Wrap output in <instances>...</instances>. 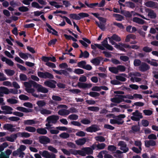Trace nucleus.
<instances>
[{
    "label": "nucleus",
    "mask_w": 158,
    "mask_h": 158,
    "mask_svg": "<svg viewBox=\"0 0 158 158\" xmlns=\"http://www.w3.org/2000/svg\"><path fill=\"white\" fill-rule=\"evenodd\" d=\"M132 114L133 116H131V118L134 121H139L140 119L143 117L142 113L137 110H136L135 112H133Z\"/></svg>",
    "instance_id": "nucleus-2"
},
{
    "label": "nucleus",
    "mask_w": 158,
    "mask_h": 158,
    "mask_svg": "<svg viewBox=\"0 0 158 158\" xmlns=\"http://www.w3.org/2000/svg\"><path fill=\"white\" fill-rule=\"evenodd\" d=\"M143 113L146 115L150 116L152 113V111L149 110H145L143 111Z\"/></svg>",
    "instance_id": "nucleus-63"
},
{
    "label": "nucleus",
    "mask_w": 158,
    "mask_h": 158,
    "mask_svg": "<svg viewBox=\"0 0 158 158\" xmlns=\"http://www.w3.org/2000/svg\"><path fill=\"white\" fill-rule=\"evenodd\" d=\"M0 91H2L3 94H8L10 93L9 89L6 87H0Z\"/></svg>",
    "instance_id": "nucleus-30"
},
{
    "label": "nucleus",
    "mask_w": 158,
    "mask_h": 158,
    "mask_svg": "<svg viewBox=\"0 0 158 158\" xmlns=\"http://www.w3.org/2000/svg\"><path fill=\"white\" fill-rule=\"evenodd\" d=\"M77 85L79 88L85 89V88H89L92 86V85L91 83L86 84L78 82L77 84Z\"/></svg>",
    "instance_id": "nucleus-15"
},
{
    "label": "nucleus",
    "mask_w": 158,
    "mask_h": 158,
    "mask_svg": "<svg viewBox=\"0 0 158 158\" xmlns=\"http://www.w3.org/2000/svg\"><path fill=\"white\" fill-rule=\"evenodd\" d=\"M37 132L41 135H45L47 134V131L44 128H38L36 129Z\"/></svg>",
    "instance_id": "nucleus-27"
},
{
    "label": "nucleus",
    "mask_w": 158,
    "mask_h": 158,
    "mask_svg": "<svg viewBox=\"0 0 158 158\" xmlns=\"http://www.w3.org/2000/svg\"><path fill=\"white\" fill-rule=\"evenodd\" d=\"M78 116L76 114H73L69 115L68 118L69 119L72 120H76L78 119Z\"/></svg>",
    "instance_id": "nucleus-45"
},
{
    "label": "nucleus",
    "mask_w": 158,
    "mask_h": 158,
    "mask_svg": "<svg viewBox=\"0 0 158 158\" xmlns=\"http://www.w3.org/2000/svg\"><path fill=\"white\" fill-rule=\"evenodd\" d=\"M24 124L25 125H31L35 124V121L33 119L27 120L24 121Z\"/></svg>",
    "instance_id": "nucleus-43"
},
{
    "label": "nucleus",
    "mask_w": 158,
    "mask_h": 158,
    "mask_svg": "<svg viewBox=\"0 0 158 158\" xmlns=\"http://www.w3.org/2000/svg\"><path fill=\"white\" fill-rule=\"evenodd\" d=\"M156 3L154 2L150 1L147 2L145 3L146 6L148 7H155L156 5Z\"/></svg>",
    "instance_id": "nucleus-29"
},
{
    "label": "nucleus",
    "mask_w": 158,
    "mask_h": 158,
    "mask_svg": "<svg viewBox=\"0 0 158 158\" xmlns=\"http://www.w3.org/2000/svg\"><path fill=\"white\" fill-rule=\"evenodd\" d=\"M35 88L37 89V92H38L47 93L48 91L47 89L44 87H43L41 85L38 84L37 83Z\"/></svg>",
    "instance_id": "nucleus-12"
},
{
    "label": "nucleus",
    "mask_w": 158,
    "mask_h": 158,
    "mask_svg": "<svg viewBox=\"0 0 158 158\" xmlns=\"http://www.w3.org/2000/svg\"><path fill=\"white\" fill-rule=\"evenodd\" d=\"M134 144L135 146L138 147L139 149L142 150L141 148L142 143L141 141L139 140L135 141Z\"/></svg>",
    "instance_id": "nucleus-56"
},
{
    "label": "nucleus",
    "mask_w": 158,
    "mask_h": 158,
    "mask_svg": "<svg viewBox=\"0 0 158 158\" xmlns=\"http://www.w3.org/2000/svg\"><path fill=\"white\" fill-rule=\"evenodd\" d=\"M86 64V62L85 61L82 60L78 63L77 66L83 69Z\"/></svg>",
    "instance_id": "nucleus-49"
},
{
    "label": "nucleus",
    "mask_w": 158,
    "mask_h": 158,
    "mask_svg": "<svg viewBox=\"0 0 158 158\" xmlns=\"http://www.w3.org/2000/svg\"><path fill=\"white\" fill-rule=\"evenodd\" d=\"M15 126L11 124L6 123L3 126V128L5 130L9 131L10 132H14L16 131V129L13 128Z\"/></svg>",
    "instance_id": "nucleus-13"
},
{
    "label": "nucleus",
    "mask_w": 158,
    "mask_h": 158,
    "mask_svg": "<svg viewBox=\"0 0 158 158\" xmlns=\"http://www.w3.org/2000/svg\"><path fill=\"white\" fill-rule=\"evenodd\" d=\"M39 142L42 144H47L50 143V139L45 136H41L39 137Z\"/></svg>",
    "instance_id": "nucleus-7"
},
{
    "label": "nucleus",
    "mask_w": 158,
    "mask_h": 158,
    "mask_svg": "<svg viewBox=\"0 0 158 158\" xmlns=\"http://www.w3.org/2000/svg\"><path fill=\"white\" fill-rule=\"evenodd\" d=\"M100 129L98 127V126L96 124H93L91 126L86 128V131L88 132H96L99 130Z\"/></svg>",
    "instance_id": "nucleus-10"
},
{
    "label": "nucleus",
    "mask_w": 158,
    "mask_h": 158,
    "mask_svg": "<svg viewBox=\"0 0 158 158\" xmlns=\"http://www.w3.org/2000/svg\"><path fill=\"white\" fill-rule=\"evenodd\" d=\"M19 98L22 100H27L29 99V97L25 95L21 94L19 96Z\"/></svg>",
    "instance_id": "nucleus-61"
},
{
    "label": "nucleus",
    "mask_w": 158,
    "mask_h": 158,
    "mask_svg": "<svg viewBox=\"0 0 158 158\" xmlns=\"http://www.w3.org/2000/svg\"><path fill=\"white\" fill-rule=\"evenodd\" d=\"M39 110L41 114L44 115L50 114L52 113L51 111L46 109L42 108L40 109Z\"/></svg>",
    "instance_id": "nucleus-24"
},
{
    "label": "nucleus",
    "mask_w": 158,
    "mask_h": 158,
    "mask_svg": "<svg viewBox=\"0 0 158 158\" xmlns=\"http://www.w3.org/2000/svg\"><path fill=\"white\" fill-rule=\"evenodd\" d=\"M150 66L146 63L144 62L142 63L141 64L139 67V69L140 71L142 72H144L149 69Z\"/></svg>",
    "instance_id": "nucleus-8"
},
{
    "label": "nucleus",
    "mask_w": 158,
    "mask_h": 158,
    "mask_svg": "<svg viewBox=\"0 0 158 158\" xmlns=\"http://www.w3.org/2000/svg\"><path fill=\"white\" fill-rule=\"evenodd\" d=\"M116 147L114 145H110L108 147L107 150L111 152H114L116 150Z\"/></svg>",
    "instance_id": "nucleus-58"
},
{
    "label": "nucleus",
    "mask_w": 158,
    "mask_h": 158,
    "mask_svg": "<svg viewBox=\"0 0 158 158\" xmlns=\"http://www.w3.org/2000/svg\"><path fill=\"white\" fill-rule=\"evenodd\" d=\"M19 78L21 81H26L27 79V76L25 74L22 73H21L19 75Z\"/></svg>",
    "instance_id": "nucleus-52"
},
{
    "label": "nucleus",
    "mask_w": 158,
    "mask_h": 158,
    "mask_svg": "<svg viewBox=\"0 0 158 158\" xmlns=\"http://www.w3.org/2000/svg\"><path fill=\"white\" fill-rule=\"evenodd\" d=\"M5 138L6 140L10 142H14L15 140L16 139L14 138L13 136L12 135V134L10 135V136H6Z\"/></svg>",
    "instance_id": "nucleus-51"
},
{
    "label": "nucleus",
    "mask_w": 158,
    "mask_h": 158,
    "mask_svg": "<svg viewBox=\"0 0 158 158\" xmlns=\"http://www.w3.org/2000/svg\"><path fill=\"white\" fill-rule=\"evenodd\" d=\"M119 44H120V45L116 44V46H114V47L117 49H119L121 51L124 52H126V50L123 47L122 43H120Z\"/></svg>",
    "instance_id": "nucleus-42"
},
{
    "label": "nucleus",
    "mask_w": 158,
    "mask_h": 158,
    "mask_svg": "<svg viewBox=\"0 0 158 158\" xmlns=\"http://www.w3.org/2000/svg\"><path fill=\"white\" fill-rule=\"evenodd\" d=\"M141 63V60L139 59H135L134 61V64L136 67L139 66Z\"/></svg>",
    "instance_id": "nucleus-54"
},
{
    "label": "nucleus",
    "mask_w": 158,
    "mask_h": 158,
    "mask_svg": "<svg viewBox=\"0 0 158 158\" xmlns=\"http://www.w3.org/2000/svg\"><path fill=\"white\" fill-rule=\"evenodd\" d=\"M2 110H5V111H1L0 110V114H12V112L11 111L13 110V108L7 106H2Z\"/></svg>",
    "instance_id": "nucleus-5"
},
{
    "label": "nucleus",
    "mask_w": 158,
    "mask_h": 158,
    "mask_svg": "<svg viewBox=\"0 0 158 158\" xmlns=\"http://www.w3.org/2000/svg\"><path fill=\"white\" fill-rule=\"evenodd\" d=\"M110 38L112 39V40H114L116 42H119L121 40V39L120 37L116 34H113L110 37Z\"/></svg>",
    "instance_id": "nucleus-33"
},
{
    "label": "nucleus",
    "mask_w": 158,
    "mask_h": 158,
    "mask_svg": "<svg viewBox=\"0 0 158 158\" xmlns=\"http://www.w3.org/2000/svg\"><path fill=\"white\" fill-rule=\"evenodd\" d=\"M37 83L34 81L32 80L29 81V82H25L24 83V85L26 87V88H30L32 85L35 88V87Z\"/></svg>",
    "instance_id": "nucleus-14"
},
{
    "label": "nucleus",
    "mask_w": 158,
    "mask_h": 158,
    "mask_svg": "<svg viewBox=\"0 0 158 158\" xmlns=\"http://www.w3.org/2000/svg\"><path fill=\"white\" fill-rule=\"evenodd\" d=\"M49 81H46L44 82L45 85L51 88L54 89L56 87L55 84L56 83V82L53 80H51Z\"/></svg>",
    "instance_id": "nucleus-9"
},
{
    "label": "nucleus",
    "mask_w": 158,
    "mask_h": 158,
    "mask_svg": "<svg viewBox=\"0 0 158 158\" xmlns=\"http://www.w3.org/2000/svg\"><path fill=\"white\" fill-rule=\"evenodd\" d=\"M69 17L71 19H74L76 20L81 19V18L76 14H71L69 15Z\"/></svg>",
    "instance_id": "nucleus-32"
},
{
    "label": "nucleus",
    "mask_w": 158,
    "mask_h": 158,
    "mask_svg": "<svg viewBox=\"0 0 158 158\" xmlns=\"http://www.w3.org/2000/svg\"><path fill=\"white\" fill-rule=\"evenodd\" d=\"M109 69L110 72L113 73L117 74L118 73V70L117 67H109Z\"/></svg>",
    "instance_id": "nucleus-37"
},
{
    "label": "nucleus",
    "mask_w": 158,
    "mask_h": 158,
    "mask_svg": "<svg viewBox=\"0 0 158 158\" xmlns=\"http://www.w3.org/2000/svg\"><path fill=\"white\" fill-rule=\"evenodd\" d=\"M69 135L66 132H63L60 135V136L64 139L68 138L69 137Z\"/></svg>",
    "instance_id": "nucleus-48"
},
{
    "label": "nucleus",
    "mask_w": 158,
    "mask_h": 158,
    "mask_svg": "<svg viewBox=\"0 0 158 158\" xmlns=\"http://www.w3.org/2000/svg\"><path fill=\"white\" fill-rule=\"evenodd\" d=\"M91 48L94 50L96 49L97 47L102 50H105L104 48L100 44H94V45L91 44Z\"/></svg>",
    "instance_id": "nucleus-25"
},
{
    "label": "nucleus",
    "mask_w": 158,
    "mask_h": 158,
    "mask_svg": "<svg viewBox=\"0 0 158 158\" xmlns=\"http://www.w3.org/2000/svg\"><path fill=\"white\" fill-rule=\"evenodd\" d=\"M74 72L75 73L78 74H82L84 73V70L80 69H75L74 71Z\"/></svg>",
    "instance_id": "nucleus-59"
},
{
    "label": "nucleus",
    "mask_w": 158,
    "mask_h": 158,
    "mask_svg": "<svg viewBox=\"0 0 158 158\" xmlns=\"http://www.w3.org/2000/svg\"><path fill=\"white\" fill-rule=\"evenodd\" d=\"M19 10L21 12H26L29 10V9L26 6H22L19 8Z\"/></svg>",
    "instance_id": "nucleus-60"
},
{
    "label": "nucleus",
    "mask_w": 158,
    "mask_h": 158,
    "mask_svg": "<svg viewBox=\"0 0 158 158\" xmlns=\"http://www.w3.org/2000/svg\"><path fill=\"white\" fill-rule=\"evenodd\" d=\"M132 21L139 24H143L145 22V21L143 19L137 17H134Z\"/></svg>",
    "instance_id": "nucleus-21"
},
{
    "label": "nucleus",
    "mask_w": 158,
    "mask_h": 158,
    "mask_svg": "<svg viewBox=\"0 0 158 158\" xmlns=\"http://www.w3.org/2000/svg\"><path fill=\"white\" fill-rule=\"evenodd\" d=\"M87 109L90 111L97 112L99 110V108L98 106H92L88 107Z\"/></svg>",
    "instance_id": "nucleus-41"
},
{
    "label": "nucleus",
    "mask_w": 158,
    "mask_h": 158,
    "mask_svg": "<svg viewBox=\"0 0 158 158\" xmlns=\"http://www.w3.org/2000/svg\"><path fill=\"white\" fill-rule=\"evenodd\" d=\"M81 53L80 55L79 58H81L84 57L85 58H87L89 56V53L88 51H85L83 52L81 50H80Z\"/></svg>",
    "instance_id": "nucleus-26"
},
{
    "label": "nucleus",
    "mask_w": 158,
    "mask_h": 158,
    "mask_svg": "<svg viewBox=\"0 0 158 158\" xmlns=\"http://www.w3.org/2000/svg\"><path fill=\"white\" fill-rule=\"evenodd\" d=\"M125 6H126L131 8H134L135 7V4L131 2H125Z\"/></svg>",
    "instance_id": "nucleus-39"
},
{
    "label": "nucleus",
    "mask_w": 158,
    "mask_h": 158,
    "mask_svg": "<svg viewBox=\"0 0 158 158\" xmlns=\"http://www.w3.org/2000/svg\"><path fill=\"white\" fill-rule=\"evenodd\" d=\"M39 153L43 157L45 158H56L55 154L53 153L50 152L47 150L40 151Z\"/></svg>",
    "instance_id": "nucleus-3"
},
{
    "label": "nucleus",
    "mask_w": 158,
    "mask_h": 158,
    "mask_svg": "<svg viewBox=\"0 0 158 158\" xmlns=\"http://www.w3.org/2000/svg\"><path fill=\"white\" fill-rule=\"evenodd\" d=\"M25 130L27 131L31 132H34L36 131L35 127L30 126L26 127H25Z\"/></svg>",
    "instance_id": "nucleus-40"
},
{
    "label": "nucleus",
    "mask_w": 158,
    "mask_h": 158,
    "mask_svg": "<svg viewBox=\"0 0 158 158\" xmlns=\"http://www.w3.org/2000/svg\"><path fill=\"white\" fill-rule=\"evenodd\" d=\"M148 15L150 16L151 19H155L156 17V15L155 13L153 10H151L149 12L148 14Z\"/></svg>",
    "instance_id": "nucleus-47"
},
{
    "label": "nucleus",
    "mask_w": 158,
    "mask_h": 158,
    "mask_svg": "<svg viewBox=\"0 0 158 158\" xmlns=\"http://www.w3.org/2000/svg\"><path fill=\"white\" fill-rule=\"evenodd\" d=\"M53 70L56 73L59 75L63 74L66 76H68L69 75V73L67 71L65 70L61 69L59 70H57L56 69H53Z\"/></svg>",
    "instance_id": "nucleus-17"
},
{
    "label": "nucleus",
    "mask_w": 158,
    "mask_h": 158,
    "mask_svg": "<svg viewBox=\"0 0 158 158\" xmlns=\"http://www.w3.org/2000/svg\"><path fill=\"white\" fill-rule=\"evenodd\" d=\"M140 131L139 126L135 125L132 126L131 127V130L130 132H132L134 133L138 132Z\"/></svg>",
    "instance_id": "nucleus-20"
},
{
    "label": "nucleus",
    "mask_w": 158,
    "mask_h": 158,
    "mask_svg": "<svg viewBox=\"0 0 158 158\" xmlns=\"http://www.w3.org/2000/svg\"><path fill=\"white\" fill-rule=\"evenodd\" d=\"M113 15L114 17L116 18V20L118 21H121L123 18V16L119 14H113Z\"/></svg>",
    "instance_id": "nucleus-35"
},
{
    "label": "nucleus",
    "mask_w": 158,
    "mask_h": 158,
    "mask_svg": "<svg viewBox=\"0 0 158 158\" xmlns=\"http://www.w3.org/2000/svg\"><path fill=\"white\" fill-rule=\"evenodd\" d=\"M106 144L104 143H98L97 146V147L98 149L99 150H101L104 149L105 146Z\"/></svg>",
    "instance_id": "nucleus-57"
},
{
    "label": "nucleus",
    "mask_w": 158,
    "mask_h": 158,
    "mask_svg": "<svg viewBox=\"0 0 158 158\" xmlns=\"http://www.w3.org/2000/svg\"><path fill=\"white\" fill-rule=\"evenodd\" d=\"M37 74L38 76L41 78L52 79L54 78L52 74L47 72H43L40 71H38L37 72Z\"/></svg>",
    "instance_id": "nucleus-4"
},
{
    "label": "nucleus",
    "mask_w": 158,
    "mask_h": 158,
    "mask_svg": "<svg viewBox=\"0 0 158 158\" xmlns=\"http://www.w3.org/2000/svg\"><path fill=\"white\" fill-rule=\"evenodd\" d=\"M103 59L102 57L99 56L92 59L90 62L95 65H98L100 64L101 60Z\"/></svg>",
    "instance_id": "nucleus-16"
},
{
    "label": "nucleus",
    "mask_w": 158,
    "mask_h": 158,
    "mask_svg": "<svg viewBox=\"0 0 158 158\" xmlns=\"http://www.w3.org/2000/svg\"><path fill=\"white\" fill-rule=\"evenodd\" d=\"M117 96L118 97L111 98L110 101L113 102L117 103H119L122 102H124L125 100L124 98H125L123 97V96H124V95H117Z\"/></svg>",
    "instance_id": "nucleus-6"
},
{
    "label": "nucleus",
    "mask_w": 158,
    "mask_h": 158,
    "mask_svg": "<svg viewBox=\"0 0 158 158\" xmlns=\"http://www.w3.org/2000/svg\"><path fill=\"white\" fill-rule=\"evenodd\" d=\"M27 53H24L21 52L19 53V55L22 58L27 60L28 59V57L27 56Z\"/></svg>",
    "instance_id": "nucleus-38"
},
{
    "label": "nucleus",
    "mask_w": 158,
    "mask_h": 158,
    "mask_svg": "<svg viewBox=\"0 0 158 158\" xmlns=\"http://www.w3.org/2000/svg\"><path fill=\"white\" fill-rule=\"evenodd\" d=\"M87 95H89L92 97H98L100 95L99 93L95 92H90L89 93H87Z\"/></svg>",
    "instance_id": "nucleus-36"
},
{
    "label": "nucleus",
    "mask_w": 158,
    "mask_h": 158,
    "mask_svg": "<svg viewBox=\"0 0 158 158\" xmlns=\"http://www.w3.org/2000/svg\"><path fill=\"white\" fill-rule=\"evenodd\" d=\"M16 109L24 113L31 112L32 111L31 110V109H27L26 108L21 106L17 107Z\"/></svg>",
    "instance_id": "nucleus-23"
},
{
    "label": "nucleus",
    "mask_w": 158,
    "mask_h": 158,
    "mask_svg": "<svg viewBox=\"0 0 158 158\" xmlns=\"http://www.w3.org/2000/svg\"><path fill=\"white\" fill-rule=\"evenodd\" d=\"M118 72L119 71L121 72H123L125 71L126 68L125 66L122 65H119L117 66Z\"/></svg>",
    "instance_id": "nucleus-50"
},
{
    "label": "nucleus",
    "mask_w": 158,
    "mask_h": 158,
    "mask_svg": "<svg viewBox=\"0 0 158 158\" xmlns=\"http://www.w3.org/2000/svg\"><path fill=\"white\" fill-rule=\"evenodd\" d=\"M5 72L6 75L9 76H12L15 73L14 70L10 69H6L5 70Z\"/></svg>",
    "instance_id": "nucleus-31"
},
{
    "label": "nucleus",
    "mask_w": 158,
    "mask_h": 158,
    "mask_svg": "<svg viewBox=\"0 0 158 158\" xmlns=\"http://www.w3.org/2000/svg\"><path fill=\"white\" fill-rule=\"evenodd\" d=\"M95 138L96 140L100 142H104L105 140V138L101 136H96Z\"/></svg>",
    "instance_id": "nucleus-53"
},
{
    "label": "nucleus",
    "mask_w": 158,
    "mask_h": 158,
    "mask_svg": "<svg viewBox=\"0 0 158 158\" xmlns=\"http://www.w3.org/2000/svg\"><path fill=\"white\" fill-rule=\"evenodd\" d=\"M57 40L56 39H54L51 40L48 43V45L49 46H51L52 45H55Z\"/></svg>",
    "instance_id": "nucleus-64"
},
{
    "label": "nucleus",
    "mask_w": 158,
    "mask_h": 158,
    "mask_svg": "<svg viewBox=\"0 0 158 158\" xmlns=\"http://www.w3.org/2000/svg\"><path fill=\"white\" fill-rule=\"evenodd\" d=\"M59 115L64 116L70 114L69 110L65 109H61L58 112Z\"/></svg>",
    "instance_id": "nucleus-18"
},
{
    "label": "nucleus",
    "mask_w": 158,
    "mask_h": 158,
    "mask_svg": "<svg viewBox=\"0 0 158 158\" xmlns=\"http://www.w3.org/2000/svg\"><path fill=\"white\" fill-rule=\"evenodd\" d=\"M36 104L40 108L45 106L46 105V103L44 100H40L37 102Z\"/></svg>",
    "instance_id": "nucleus-34"
},
{
    "label": "nucleus",
    "mask_w": 158,
    "mask_h": 158,
    "mask_svg": "<svg viewBox=\"0 0 158 158\" xmlns=\"http://www.w3.org/2000/svg\"><path fill=\"white\" fill-rule=\"evenodd\" d=\"M78 15L81 18H81L88 17L89 16V15L88 14L83 12L79 13Z\"/></svg>",
    "instance_id": "nucleus-55"
},
{
    "label": "nucleus",
    "mask_w": 158,
    "mask_h": 158,
    "mask_svg": "<svg viewBox=\"0 0 158 158\" xmlns=\"http://www.w3.org/2000/svg\"><path fill=\"white\" fill-rule=\"evenodd\" d=\"M86 142V139L83 138L79 139L76 141V143L78 145H82L84 144Z\"/></svg>",
    "instance_id": "nucleus-28"
},
{
    "label": "nucleus",
    "mask_w": 158,
    "mask_h": 158,
    "mask_svg": "<svg viewBox=\"0 0 158 158\" xmlns=\"http://www.w3.org/2000/svg\"><path fill=\"white\" fill-rule=\"evenodd\" d=\"M59 118V117L58 115H52L49 116L47 118L46 121L47 123L46 124L45 126L46 127H51L52 125L50 124L51 123H56Z\"/></svg>",
    "instance_id": "nucleus-1"
},
{
    "label": "nucleus",
    "mask_w": 158,
    "mask_h": 158,
    "mask_svg": "<svg viewBox=\"0 0 158 158\" xmlns=\"http://www.w3.org/2000/svg\"><path fill=\"white\" fill-rule=\"evenodd\" d=\"M82 151H84L85 153V155H91L93 154V151L90 147L83 148L82 149Z\"/></svg>",
    "instance_id": "nucleus-22"
},
{
    "label": "nucleus",
    "mask_w": 158,
    "mask_h": 158,
    "mask_svg": "<svg viewBox=\"0 0 158 158\" xmlns=\"http://www.w3.org/2000/svg\"><path fill=\"white\" fill-rule=\"evenodd\" d=\"M52 99L55 101H60L62 100V98L56 95H53L52 97Z\"/></svg>",
    "instance_id": "nucleus-62"
},
{
    "label": "nucleus",
    "mask_w": 158,
    "mask_h": 158,
    "mask_svg": "<svg viewBox=\"0 0 158 158\" xmlns=\"http://www.w3.org/2000/svg\"><path fill=\"white\" fill-rule=\"evenodd\" d=\"M156 143L155 141L150 140L148 141H145V145L146 147L149 148L150 146H154L156 145Z\"/></svg>",
    "instance_id": "nucleus-19"
},
{
    "label": "nucleus",
    "mask_w": 158,
    "mask_h": 158,
    "mask_svg": "<svg viewBox=\"0 0 158 158\" xmlns=\"http://www.w3.org/2000/svg\"><path fill=\"white\" fill-rule=\"evenodd\" d=\"M69 151L71 152V154L74 155H76L77 154H79L83 156H86L85 153L82 150H77L75 149H69Z\"/></svg>",
    "instance_id": "nucleus-11"
},
{
    "label": "nucleus",
    "mask_w": 158,
    "mask_h": 158,
    "mask_svg": "<svg viewBox=\"0 0 158 158\" xmlns=\"http://www.w3.org/2000/svg\"><path fill=\"white\" fill-rule=\"evenodd\" d=\"M7 101L11 104H16L18 103V101L13 98H9L7 99Z\"/></svg>",
    "instance_id": "nucleus-46"
},
{
    "label": "nucleus",
    "mask_w": 158,
    "mask_h": 158,
    "mask_svg": "<svg viewBox=\"0 0 158 158\" xmlns=\"http://www.w3.org/2000/svg\"><path fill=\"white\" fill-rule=\"evenodd\" d=\"M48 149L49 151L52 152V153H57L58 152V151L56 149L53 147L52 146H49L48 147Z\"/></svg>",
    "instance_id": "nucleus-44"
}]
</instances>
